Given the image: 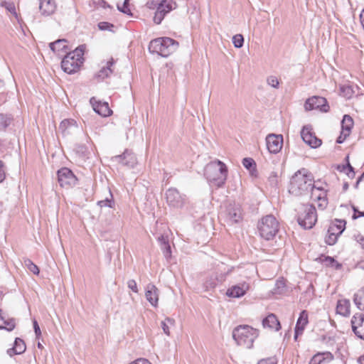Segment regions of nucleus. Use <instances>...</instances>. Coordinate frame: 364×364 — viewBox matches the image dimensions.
I'll list each match as a JSON object with an SVG mask.
<instances>
[{
    "label": "nucleus",
    "instance_id": "1",
    "mask_svg": "<svg viewBox=\"0 0 364 364\" xmlns=\"http://www.w3.org/2000/svg\"><path fill=\"white\" fill-rule=\"evenodd\" d=\"M313 176L306 169L297 171L291 177L289 191L294 196H301L307 193L309 190L314 192L317 188L313 184Z\"/></svg>",
    "mask_w": 364,
    "mask_h": 364
},
{
    "label": "nucleus",
    "instance_id": "2",
    "mask_svg": "<svg viewBox=\"0 0 364 364\" xmlns=\"http://www.w3.org/2000/svg\"><path fill=\"white\" fill-rule=\"evenodd\" d=\"M204 175L213 186L218 188L223 187L228 177L227 166L218 159L211 161L206 165Z\"/></svg>",
    "mask_w": 364,
    "mask_h": 364
},
{
    "label": "nucleus",
    "instance_id": "3",
    "mask_svg": "<svg viewBox=\"0 0 364 364\" xmlns=\"http://www.w3.org/2000/svg\"><path fill=\"white\" fill-rule=\"evenodd\" d=\"M259 336V331L248 325H240L234 328L232 337L237 345L252 348L255 340Z\"/></svg>",
    "mask_w": 364,
    "mask_h": 364
},
{
    "label": "nucleus",
    "instance_id": "4",
    "mask_svg": "<svg viewBox=\"0 0 364 364\" xmlns=\"http://www.w3.org/2000/svg\"><path fill=\"white\" fill-rule=\"evenodd\" d=\"M85 46L82 45L73 51L68 52L61 61V68L64 72L73 74L77 72L83 63Z\"/></svg>",
    "mask_w": 364,
    "mask_h": 364
},
{
    "label": "nucleus",
    "instance_id": "5",
    "mask_svg": "<svg viewBox=\"0 0 364 364\" xmlns=\"http://www.w3.org/2000/svg\"><path fill=\"white\" fill-rule=\"evenodd\" d=\"M178 47V43L168 37L158 38L152 40L149 46V50L162 57H168L175 52Z\"/></svg>",
    "mask_w": 364,
    "mask_h": 364
},
{
    "label": "nucleus",
    "instance_id": "6",
    "mask_svg": "<svg viewBox=\"0 0 364 364\" xmlns=\"http://www.w3.org/2000/svg\"><path fill=\"white\" fill-rule=\"evenodd\" d=\"M259 234L266 240H272L279 230V223L272 215L264 216L257 225Z\"/></svg>",
    "mask_w": 364,
    "mask_h": 364
},
{
    "label": "nucleus",
    "instance_id": "7",
    "mask_svg": "<svg viewBox=\"0 0 364 364\" xmlns=\"http://www.w3.org/2000/svg\"><path fill=\"white\" fill-rule=\"evenodd\" d=\"M298 223L305 229L312 228L317 221L316 208L311 204H303L299 209Z\"/></svg>",
    "mask_w": 364,
    "mask_h": 364
},
{
    "label": "nucleus",
    "instance_id": "8",
    "mask_svg": "<svg viewBox=\"0 0 364 364\" xmlns=\"http://www.w3.org/2000/svg\"><path fill=\"white\" fill-rule=\"evenodd\" d=\"M161 250H171V230L166 223L157 221L153 232Z\"/></svg>",
    "mask_w": 364,
    "mask_h": 364
},
{
    "label": "nucleus",
    "instance_id": "9",
    "mask_svg": "<svg viewBox=\"0 0 364 364\" xmlns=\"http://www.w3.org/2000/svg\"><path fill=\"white\" fill-rule=\"evenodd\" d=\"M165 197L168 205L177 209L182 208L188 201L186 196L181 193L176 188H169L166 191Z\"/></svg>",
    "mask_w": 364,
    "mask_h": 364
},
{
    "label": "nucleus",
    "instance_id": "10",
    "mask_svg": "<svg viewBox=\"0 0 364 364\" xmlns=\"http://www.w3.org/2000/svg\"><path fill=\"white\" fill-rule=\"evenodd\" d=\"M57 173L58 183L61 187L69 188L76 185L77 179L70 169L62 168Z\"/></svg>",
    "mask_w": 364,
    "mask_h": 364
},
{
    "label": "nucleus",
    "instance_id": "11",
    "mask_svg": "<svg viewBox=\"0 0 364 364\" xmlns=\"http://www.w3.org/2000/svg\"><path fill=\"white\" fill-rule=\"evenodd\" d=\"M176 8V3L173 0H163V2L156 9L154 21L156 24L161 23L165 16Z\"/></svg>",
    "mask_w": 364,
    "mask_h": 364
},
{
    "label": "nucleus",
    "instance_id": "12",
    "mask_svg": "<svg viewBox=\"0 0 364 364\" xmlns=\"http://www.w3.org/2000/svg\"><path fill=\"white\" fill-rule=\"evenodd\" d=\"M225 220L229 224L237 223L242 218L241 207L239 204L230 203L224 212Z\"/></svg>",
    "mask_w": 364,
    "mask_h": 364
},
{
    "label": "nucleus",
    "instance_id": "13",
    "mask_svg": "<svg viewBox=\"0 0 364 364\" xmlns=\"http://www.w3.org/2000/svg\"><path fill=\"white\" fill-rule=\"evenodd\" d=\"M304 108L307 111L320 109L322 112H328L329 106L326 98L318 96H314L309 98L305 104Z\"/></svg>",
    "mask_w": 364,
    "mask_h": 364
},
{
    "label": "nucleus",
    "instance_id": "14",
    "mask_svg": "<svg viewBox=\"0 0 364 364\" xmlns=\"http://www.w3.org/2000/svg\"><path fill=\"white\" fill-rule=\"evenodd\" d=\"M114 161L121 163L129 168H134L137 164V159L135 154L130 150L126 149L122 154L117 155L112 159Z\"/></svg>",
    "mask_w": 364,
    "mask_h": 364
},
{
    "label": "nucleus",
    "instance_id": "15",
    "mask_svg": "<svg viewBox=\"0 0 364 364\" xmlns=\"http://www.w3.org/2000/svg\"><path fill=\"white\" fill-rule=\"evenodd\" d=\"M267 147L270 153L277 154L283 146V136L281 134H268L266 137Z\"/></svg>",
    "mask_w": 364,
    "mask_h": 364
},
{
    "label": "nucleus",
    "instance_id": "16",
    "mask_svg": "<svg viewBox=\"0 0 364 364\" xmlns=\"http://www.w3.org/2000/svg\"><path fill=\"white\" fill-rule=\"evenodd\" d=\"M350 323L355 335L364 341V314H355L353 315Z\"/></svg>",
    "mask_w": 364,
    "mask_h": 364
},
{
    "label": "nucleus",
    "instance_id": "17",
    "mask_svg": "<svg viewBox=\"0 0 364 364\" xmlns=\"http://www.w3.org/2000/svg\"><path fill=\"white\" fill-rule=\"evenodd\" d=\"M303 141L311 148L321 146V140L318 139L308 128L304 127L301 132Z\"/></svg>",
    "mask_w": 364,
    "mask_h": 364
},
{
    "label": "nucleus",
    "instance_id": "18",
    "mask_svg": "<svg viewBox=\"0 0 364 364\" xmlns=\"http://www.w3.org/2000/svg\"><path fill=\"white\" fill-rule=\"evenodd\" d=\"M94 111L102 117L109 116L112 111L110 109L107 102H97L94 97L90 99Z\"/></svg>",
    "mask_w": 364,
    "mask_h": 364
},
{
    "label": "nucleus",
    "instance_id": "19",
    "mask_svg": "<svg viewBox=\"0 0 364 364\" xmlns=\"http://www.w3.org/2000/svg\"><path fill=\"white\" fill-rule=\"evenodd\" d=\"M308 321V313L306 310L301 311L299 314V317L297 319L295 329H294V339L296 340L299 335L303 333V331L307 325Z\"/></svg>",
    "mask_w": 364,
    "mask_h": 364
},
{
    "label": "nucleus",
    "instance_id": "20",
    "mask_svg": "<svg viewBox=\"0 0 364 364\" xmlns=\"http://www.w3.org/2000/svg\"><path fill=\"white\" fill-rule=\"evenodd\" d=\"M145 296L147 301L153 306H157L159 301V290L154 284L149 283L146 285Z\"/></svg>",
    "mask_w": 364,
    "mask_h": 364
},
{
    "label": "nucleus",
    "instance_id": "21",
    "mask_svg": "<svg viewBox=\"0 0 364 364\" xmlns=\"http://www.w3.org/2000/svg\"><path fill=\"white\" fill-rule=\"evenodd\" d=\"M39 9L43 16H50L56 9L55 1V0H40Z\"/></svg>",
    "mask_w": 364,
    "mask_h": 364
},
{
    "label": "nucleus",
    "instance_id": "22",
    "mask_svg": "<svg viewBox=\"0 0 364 364\" xmlns=\"http://www.w3.org/2000/svg\"><path fill=\"white\" fill-rule=\"evenodd\" d=\"M15 326V320L13 318H10L2 309H0V329L11 331Z\"/></svg>",
    "mask_w": 364,
    "mask_h": 364
},
{
    "label": "nucleus",
    "instance_id": "23",
    "mask_svg": "<svg viewBox=\"0 0 364 364\" xmlns=\"http://www.w3.org/2000/svg\"><path fill=\"white\" fill-rule=\"evenodd\" d=\"M316 261H318L326 267H331L335 270H340L343 267L342 264L336 260L334 257L326 256L324 255H321L318 257Z\"/></svg>",
    "mask_w": 364,
    "mask_h": 364
},
{
    "label": "nucleus",
    "instance_id": "24",
    "mask_svg": "<svg viewBox=\"0 0 364 364\" xmlns=\"http://www.w3.org/2000/svg\"><path fill=\"white\" fill-rule=\"evenodd\" d=\"M262 326L264 328H268L275 331H278L281 328L280 322L274 314H269L262 320Z\"/></svg>",
    "mask_w": 364,
    "mask_h": 364
},
{
    "label": "nucleus",
    "instance_id": "25",
    "mask_svg": "<svg viewBox=\"0 0 364 364\" xmlns=\"http://www.w3.org/2000/svg\"><path fill=\"white\" fill-rule=\"evenodd\" d=\"M26 346L23 340L20 338H16L14 341V346L7 350V353L9 356L14 355H20L25 352Z\"/></svg>",
    "mask_w": 364,
    "mask_h": 364
},
{
    "label": "nucleus",
    "instance_id": "26",
    "mask_svg": "<svg viewBox=\"0 0 364 364\" xmlns=\"http://www.w3.org/2000/svg\"><path fill=\"white\" fill-rule=\"evenodd\" d=\"M336 313L344 317H348L350 314V301L347 299H339L337 301Z\"/></svg>",
    "mask_w": 364,
    "mask_h": 364
},
{
    "label": "nucleus",
    "instance_id": "27",
    "mask_svg": "<svg viewBox=\"0 0 364 364\" xmlns=\"http://www.w3.org/2000/svg\"><path fill=\"white\" fill-rule=\"evenodd\" d=\"M247 289L248 285L244 283L242 286L235 285L228 289L226 294L229 297L240 298L245 294Z\"/></svg>",
    "mask_w": 364,
    "mask_h": 364
},
{
    "label": "nucleus",
    "instance_id": "28",
    "mask_svg": "<svg viewBox=\"0 0 364 364\" xmlns=\"http://www.w3.org/2000/svg\"><path fill=\"white\" fill-rule=\"evenodd\" d=\"M333 359V355L330 352L318 353L311 358L309 364H321L323 362H329Z\"/></svg>",
    "mask_w": 364,
    "mask_h": 364
},
{
    "label": "nucleus",
    "instance_id": "29",
    "mask_svg": "<svg viewBox=\"0 0 364 364\" xmlns=\"http://www.w3.org/2000/svg\"><path fill=\"white\" fill-rule=\"evenodd\" d=\"M67 40L65 39H59L55 41V42L50 43L49 44V47L51 50L55 53L58 55H60L61 51L67 52L68 46H67Z\"/></svg>",
    "mask_w": 364,
    "mask_h": 364
},
{
    "label": "nucleus",
    "instance_id": "30",
    "mask_svg": "<svg viewBox=\"0 0 364 364\" xmlns=\"http://www.w3.org/2000/svg\"><path fill=\"white\" fill-rule=\"evenodd\" d=\"M114 64V60L113 58H111L110 60H109L107 63V65L102 67L100 71L97 74V77L104 80L105 77H109L113 72L112 69V66Z\"/></svg>",
    "mask_w": 364,
    "mask_h": 364
},
{
    "label": "nucleus",
    "instance_id": "31",
    "mask_svg": "<svg viewBox=\"0 0 364 364\" xmlns=\"http://www.w3.org/2000/svg\"><path fill=\"white\" fill-rule=\"evenodd\" d=\"M353 126V120L350 115L345 114L341 121V131L344 132L345 135H350L351 129Z\"/></svg>",
    "mask_w": 364,
    "mask_h": 364
},
{
    "label": "nucleus",
    "instance_id": "32",
    "mask_svg": "<svg viewBox=\"0 0 364 364\" xmlns=\"http://www.w3.org/2000/svg\"><path fill=\"white\" fill-rule=\"evenodd\" d=\"M318 191H321L318 195L316 196L314 192H312V196H315L316 199L318 201V207L320 210H323L328 205L326 194L322 189L317 188Z\"/></svg>",
    "mask_w": 364,
    "mask_h": 364
},
{
    "label": "nucleus",
    "instance_id": "33",
    "mask_svg": "<svg viewBox=\"0 0 364 364\" xmlns=\"http://www.w3.org/2000/svg\"><path fill=\"white\" fill-rule=\"evenodd\" d=\"M353 301L358 309L364 311V287L354 294Z\"/></svg>",
    "mask_w": 364,
    "mask_h": 364
},
{
    "label": "nucleus",
    "instance_id": "34",
    "mask_svg": "<svg viewBox=\"0 0 364 364\" xmlns=\"http://www.w3.org/2000/svg\"><path fill=\"white\" fill-rule=\"evenodd\" d=\"M346 221L343 220H335V223H333L328 228L330 231L334 232L338 235H340L346 228Z\"/></svg>",
    "mask_w": 364,
    "mask_h": 364
},
{
    "label": "nucleus",
    "instance_id": "35",
    "mask_svg": "<svg viewBox=\"0 0 364 364\" xmlns=\"http://www.w3.org/2000/svg\"><path fill=\"white\" fill-rule=\"evenodd\" d=\"M13 117L9 114L0 113V131L5 130L13 122Z\"/></svg>",
    "mask_w": 364,
    "mask_h": 364
},
{
    "label": "nucleus",
    "instance_id": "36",
    "mask_svg": "<svg viewBox=\"0 0 364 364\" xmlns=\"http://www.w3.org/2000/svg\"><path fill=\"white\" fill-rule=\"evenodd\" d=\"M287 290L285 280L284 278H281L277 280L275 286L272 289V293L274 294H283Z\"/></svg>",
    "mask_w": 364,
    "mask_h": 364
},
{
    "label": "nucleus",
    "instance_id": "37",
    "mask_svg": "<svg viewBox=\"0 0 364 364\" xmlns=\"http://www.w3.org/2000/svg\"><path fill=\"white\" fill-rule=\"evenodd\" d=\"M340 92H341V94L343 97H345L348 99H350V97H352V96L354 94V90H353L352 86L349 85H343L341 86Z\"/></svg>",
    "mask_w": 364,
    "mask_h": 364
},
{
    "label": "nucleus",
    "instance_id": "38",
    "mask_svg": "<svg viewBox=\"0 0 364 364\" xmlns=\"http://www.w3.org/2000/svg\"><path fill=\"white\" fill-rule=\"evenodd\" d=\"M24 265L28 268L29 271L33 273L36 275L39 274V269L30 259L26 258L24 259L23 261Z\"/></svg>",
    "mask_w": 364,
    "mask_h": 364
},
{
    "label": "nucleus",
    "instance_id": "39",
    "mask_svg": "<svg viewBox=\"0 0 364 364\" xmlns=\"http://www.w3.org/2000/svg\"><path fill=\"white\" fill-rule=\"evenodd\" d=\"M76 124V122L73 119H64L63 120L60 124V127H59V129L63 132H65L66 131V129L69 127H71V126H75Z\"/></svg>",
    "mask_w": 364,
    "mask_h": 364
},
{
    "label": "nucleus",
    "instance_id": "40",
    "mask_svg": "<svg viewBox=\"0 0 364 364\" xmlns=\"http://www.w3.org/2000/svg\"><path fill=\"white\" fill-rule=\"evenodd\" d=\"M338 236V235L334 233V232L328 230V236L326 237L325 241L329 245H334L337 240Z\"/></svg>",
    "mask_w": 364,
    "mask_h": 364
},
{
    "label": "nucleus",
    "instance_id": "41",
    "mask_svg": "<svg viewBox=\"0 0 364 364\" xmlns=\"http://www.w3.org/2000/svg\"><path fill=\"white\" fill-rule=\"evenodd\" d=\"M232 43L235 48H240L242 47L244 43V38L241 34H236L232 37Z\"/></svg>",
    "mask_w": 364,
    "mask_h": 364
},
{
    "label": "nucleus",
    "instance_id": "42",
    "mask_svg": "<svg viewBox=\"0 0 364 364\" xmlns=\"http://www.w3.org/2000/svg\"><path fill=\"white\" fill-rule=\"evenodd\" d=\"M109 193H111L109 192ZM110 197L111 198H107L105 200H100L97 202V205L102 208V207H109V208H112L113 204H114V201L112 199V195L110 194Z\"/></svg>",
    "mask_w": 364,
    "mask_h": 364
},
{
    "label": "nucleus",
    "instance_id": "43",
    "mask_svg": "<svg viewBox=\"0 0 364 364\" xmlns=\"http://www.w3.org/2000/svg\"><path fill=\"white\" fill-rule=\"evenodd\" d=\"M267 84L274 88H278L279 82L277 77L271 75L267 79Z\"/></svg>",
    "mask_w": 364,
    "mask_h": 364
},
{
    "label": "nucleus",
    "instance_id": "44",
    "mask_svg": "<svg viewBox=\"0 0 364 364\" xmlns=\"http://www.w3.org/2000/svg\"><path fill=\"white\" fill-rule=\"evenodd\" d=\"M161 2H163V0H147L146 6L149 9H155Z\"/></svg>",
    "mask_w": 364,
    "mask_h": 364
},
{
    "label": "nucleus",
    "instance_id": "45",
    "mask_svg": "<svg viewBox=\"0 0 364 364\" xmlns=\"http://www.w3.org/2000/svg\"><path fill=\"white\" fill-rule=\"evenodd\" d=\"M98 28L102 31H112V28H114V25L109 22H100L98 23Z\"/></svg>",
    "mask_w": 364,
    "mask_h": 364
},
{
    "label": "nucleus",
    "instance_id": "46",
    "mask_svg": "<svg viewBox=\"0 0 364 364\" xmlns=\"http://www.w3.org/2000/svg\"><path fill=\"white\" fill-rule=\"evenodd\" d=\"M348 159H349V157H348V156H347L346 157V160L347 161L346 169L348 170V172H347L346 173L348 176V177L353 178L355 176V171H354L353 167L350 164Z\"/></svg>",
    "mask_w": 364,
    "mask_h": 364
},
{
    "label": "nucleus",
    "instance_id": "47",
    "mask_svg": "<svg viewBox=\"0 0 364 364\" xmlns=\"http://www.w3.org/2000/svg\"><path fill=\"white\" fill-rule=\"evenodd\" d=\"M277 360L275 357H270L267 358H263L259 360L257 364H277Z\"/></svg>",
    "mask_w": 364,
    "mask_h": 364
},
{
    "label": "nucleus",
    "instance_id": "48",
    "mask_svg": "<svg viewBox=\"0 0 364 364\" xmlns=\"http://www.w3.org/2000/svg\"><path fill=\"white\" fill-rule=\"evenodd\" d=\"M242 165L247 169H250L255 165V161L251 158H245L242 160Z\"/></svg>",
    "mask_w": 364,
    "mask_h": 364
},
{
    "label": "nucleus",
    "instance_id": "49",
    "mask_svg": "<svg viewBox=\"0 0 364 364\" xmlns=\"http://www.w3.org/2000/svg\"><path fill=\"white\" fill-rule=\"evenodd\" d=\"M127 287L129 289H130L133 292L138 293L139 289L137 287L136 282L134 279H129L127 282Z\"/></svg>",
    "mask_w": 364,
    "mask_h": 364
},
{
    "label": "nucleus",
    "instance_id": "50",
    "mask_svg": "<svg viewBox=\"0 0 364 364\" xmlns=\"http://www.w3.org/2000/svg\"><path fill=\"white\" fill-rule=\"evenodd\" d=\"M33 329H34L35 334L36 336V338L38 339L40 338V336H41V331L39 325H38L37 321L35 319L33 321Z\"/></svg>",
    "mask_w": 364,
    "mask_h": 364
},
{
    "label": "nucleus",
    "instance_id": "51",
    "mask_svg": "<svg viewBox=\"0 0 364 364\" xmlns=\"http://www.w3.org/2000/svg\"><path fill=\"white\" fill-rule=\"evenodd\" d=\"M127 2L128 0L124 1L122 8H121L119 5L117 6L118 9L124 14H129L130 12L129 9L127 7Z\"/></svg>",
    "mask_w": 364,
    "mask_h": 364
},
{
    "label": "nucleus",
    "instance_id": "52",
    "mask_svg": "<svg viewBox=\"0 0 364 364\" xmlns=\"http://www.w3.org/2000/svg\"><path fill=\"white\" fill-rule=\"evenodd\" d=\"M164 257L168 263H174L173 259L172 252H164Z\"/></svg>",
    "mask_w": 364,
    "mask_h": 364
},
{
    "label": "nucleus",
    "instance_id": "53",
    "mask_svg": "<svg viewBox=\"0 0 364 364\" xmlns=\"http://www.w3.org/2000/svg\"><path fill=\"white\" fill-rule=\"evenodd\" d=\"M129 364H151L147 359L138 358Z\"/></svg>",
    "mask_w": 364,
    "mask_h": 364
},
{
    "label": "nucleus",
    "instance_id": "54",
    "mask_svg": "<svg viewBox=\"0 0 364 364\" xmlns=\"http://www.w3.org/2000/svg\"><path fill=\"white\" fill-rule=\"evenodd\" d=\"M354 214L353 215V219H357L359 217L364 216V212L358 211L355 207H353Z\"/></svg>",
    "mask_w": 364,
    "mask_h": 364
},
{
    "label": "nucleus",
    "instance_id": "55",
    "mask_svg": "<svg viewBox=\"0 0 364 364\" xmlns=\"http://www.w3.org/2000/svg\"><path fill=\"white\" fill-rule=\"evenodd\" d=\"M348 136L349 135H345L344 132L341 131L340 136L336 139V142L338 144L343 143L345 141V139L347 138V136Z\"/></svg>",
    "mask_w": 364,
    "mask_h": 364
},
{
    "label": "nucleus",
    "instance_id": "56",
    "mask_svg": "<svg viewBox=\"0 0 364 364\" xmlns=\"http://www.w3.org/2000/svg\"><path fill=\"white\" fill-rule=\"evenodd\" d=\"M4 163L0 161V183L2 182L5 178V172L3 170Z\"/></svg>",
    "mask_w": 364,
    "mask_h": 364
},
{
    "label": "nucleus",
    "instance_id": "57",
    "mask_svg": "<svg viewBox=\"0 0 364 364\" xmlns=\"http://www.w3.org/2000/svg\"><path fill=\"white\" fill-rule=\"evenodd\" d=\"M161 327H162V329H163L164 333H166V335L170 334L169 328L166 321L161 322Z\"/></svg>",
    "mask_w": 364,
    "mask_h": 364
},
{
    "label": "nucleus",
    "instance_id": "58",
    "mask_svg": "<svg viewBox=\"0 0 364 364\" xmlns=\"http://www.w3.org/2000/svg\"><path fill=\"white\" fill-rule=\"evenodd\" d=\"M356 241L361 245L362 248H364V237L362 235H357L355 237Z\"/></svg>",
    "mask_w": 364,
    "mask_h": 364
},
{
    "label": "nucleus",
    "instance_id": "59",
    "mask_svg": "<svg viewBox=\"0 0 364 364\" xmlns=\"http://www.w3.org/2000/svg\"><path fill=\"white\" fill-rule=\"evenodd\" d=\"M6 9L10 12L15 13V6H14V4H9L8 6L6 7Z\"/></svg>",
    "mask_w": 364,
    "mask_h": 364
},
{
    "label": "nucleus",
    "instance_id": "60",
    "mask_svg": "<svg viewBox=\"0 0 364 364\" xmlns=\"http://www.w3.org/2000/svg\"><path fill=\"white\" fill-rule=\"evenodd\" d=\"M337 170L339 171H346V165H338L337 166Z\"/></svg>",
    "mask_w": 364,
    "mask_h": 364
},
{
    "label": "nucleus",
    "instance_id": "61",
    "mask_svg": "<svg viewBox=\"0 0 364 364\" xmlns=\"http://www.w3.org/2000/svg\"><path fill=\"white\" fill-rule=\"evenodd\" d=\"M363 180H364V172H363V174H362V175L358 178V181H357L356 183H355V188H357V187L358 186L359 183H360L361 181H363Z\"/></svg>",
    "mask_w": 364,
    "mask_h": 364
},
{
    "label": "nucleus",
    "instance_id": "62",
    "mask_svg": "<svg viewBox=\"0 0 364 364\" xmlns=\"http://www.w3.org/2000/svg\"><path fill=\"white\" fill-rule=\"evenodd\" d=\"M95 2L97 4L102 3V6L105 8L107 6V3L104 0H95Z\"/></svg>",
    "mask_w": 364,
    "mask_h": 364
},
{
    "label": "nucleus",
    "instance_id": "63",
    "mask_svg": "<svg viewBox=\"0 0 364 364\" xmlns=\"http://www.w3.org/2000/svg\"><path fill=\"white\" fill-rule=\"evenodd\" d=\"M360 364H364V355L359 358Z\"/></svg>",
    "mask_w": 364,
    "mask_h": 364
},
{
    "label": "nucleus",
    "instance_id": "64",
    "mask_svg": "<svg viewBox=\"0 0 364 364\" xmlns=\"http://www.w3.org/2000/svg\"><path fill=\"white\" fill-rule=\"evenodd\" d=\"M343 190H344V191H346V190L348 188V183H345L343 184Z\"/></svg>",
    "mask_w": 364,
    "mask_h": 364
}]
</instances>
